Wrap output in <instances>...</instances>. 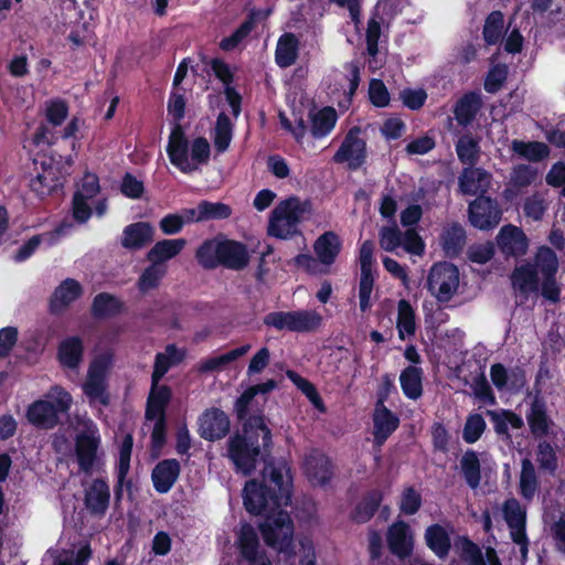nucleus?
<instances>
[{
	"label": "nucleus",
	"instance_id": "nucleus-26",
	"mask_svg": "<svg viewBox=\"0 0 565 565\" xmlns=\"http://www.w3.org/2000/svg\"><path fill=\"white\" fill-rule=\"evenodd\" d=\"M57 361L62 367L76 370L84 356V342L78 335H71L58 343Z\"/></svg>",
	"mask_w": 565,
	"mask_h": 565
},
{
	"label": "nucleus",
	"instance_id": "nucleus-30",
	"mask_svg": "<svg viewBox=\"0 0 565 565\" xmlns=\"http://www.w3.org/2000/svg\"><path fill=\"white\" fill-rule=\"evenodd\" d=\"M185 356L184 349L178 348L174 343L167 344L164 352H158L154 356L151 380L161 381L169 370L182 363Z\"/></svg>",
	"mask_w": 565,
	"mask_h": 565
},
{
	"label": "nucleus",
	"instance_id": "nucleus-8",
	"mask_svg": "<svg viewBox=\"0 0 565 565\" xmlns=\"http://www.w3.org/2000/svg\"><path fill=\"white\" fill-rule=\"evenodd\" d=\"M360 132V127H352L333 156L335 163H347L351 171L360 169L367 159L366 141L359 137Z\"/></svg>",
	"mask_w": 565,
	"mask_h": 565
},
{
	"label": "nucleus",
	"instance_id": "nucleus-56",
	"mask_svg": "<svg viewBox=\"0 0 565 565\" xmlns=\"http://www.w3.org/2000/svg\"><path fill=\"white\" fill-rule=\"evenodd\" d=\"M504 15L501 11H492L484 21L482 36L488 45H495L502 38Z\"/></svg>",
	"mask_w": 565,
	"mask_h": 565
},
{
	"label": "nucleus",
	"instance_id": "nucleus-17",
	"mask_svg": "<svg viewBox=\"0 0 565 565\" xmlns=\"http://www.w3.org/2000/svg\"><path fill=\"white\" fill-rule=\"evenodd\" d=\"M373 420V444L381 448L390 436L398 428L399 417L386 406H374Z\"/></svg>",
	"mask_w": 565,
	"mask_h": 565
},
{
	"label": "nucleus",
	"instance_id": "nucleus-64",
	"mask_svg": "<svg viewBox=\"0 0 565 565\" xmlns=\"http://www.w3.org/2000/svg\"><path fill=\"white\" fill-rule=\"evenodd\" d=\"M508 70L505 65H495L487 74L483 83L484 90L494 94L501 89L507 81Z\"/></svg>",
	"mask_w": 565,
	"mask_h": 565
},
{
	"label": "nucleus",
	"instance_id": "nucleus-20",
	"mask_svg": "<svg viewBox=\"0 0 565 565\" xmlns=\"http://www.w3.org/2000/svg\"><path fill=\"white\" fill-rule=\"evenodd\" d=\"M83 295L82 285L73 278L64 279L53 291L49 310L52 315H61L72 302Z\"/></svg>",
	"mask_w": 565,
	"mask_h": 565
},
{
	"label": "nucleus",
	"instance_id": "nucleus-54",
	"mask_svg": "<svg viewBox=\"0 0 565 565\" xmlns=\"http://www.w3.org/2000/svg\"><path fill=\"white\" fill-rule=\"evenodd\" d=\"M458 159L463 164L475 166L479 160V141L470 134L462 135L456 142Z\"/></svg>",
	"mask_w": 565,
	"mask_h": 565
},
{
	"label": "nucleus",
	"instance_id": "nucleus-46",
	"mask_svg": "<svg viewBox=\"0 0 565 565\" xmlns=\"http://www.w3.org/2000/svg\"><path fill=\"white\" fill-rule=\"evenodd\" d=\"M540 488L534 463L529 458L521 460V472L519 480V493L526 501H532Z\"/></svg>",
	"mask_w": 565,
	"mask_h": 565
},
{
	"label": "nucleus",
	"instance_id": "nucleus-3",
	"mask_svg": "<svg viewBox=\"0 0 565 565\" xmlns=\"http://www.w3.org/2000/svg\"><path fill=\"white\" fill-rule=\"evenodd\" d=\"M72 403V395L62 386L54 385L45 398L36 399L28 406L25 417L36 428L52 429L60 424V415L66 414Z\"/></svg>",
	"mask_w": 565,
	"mask_h": 565
},
{
	"label": "nucleus",
	"instance_id": "nucleus-57",
	"mask_svg": "<svg viewBox=\"0 0 565 565\" xmlns=\"http://www.w3.org/2000/svg\"><path fill=\"white\" fill-rule=\"evenodd\" d=\"M536 461L540 469L554 475L558 468V458L552 444L547 440H541L536 447Z\"/></svg>",
	"mask_w": 565,
	"mask_h": 565
},
{
	"label": "nucleus",
	"instance_id": "nucleus-38",
	"mask_svg": "<svg viewBox=\"0 0 565 565\" xmlns=\"http://www.w3.org/2000/svg\"><path fill=\"white\" fill-rule=\"evenodd\" d=\"M134 438L127 434L119 448V460L116 467L117 482L115 484V500L119 502L122 498V488L130 469V458L132 452Z\"/></svg>",
	"mask_w": 565,
	"mask_h": 565
},
{
	"label": "nucleus",
	"instance_id": "nucleus-36",
	"mask_svg": "<svg viewBox=\"0 0 565 565\" xmlns=\"http://www.w3.org/2000/svg\"><path fill=\"white\" fill-rule=\"evenodd\" d=\"M466 242V231L457 222L446 227L440 235L443 250L448 258H457L461 254Z\"/></svg>",
	"mask_w": 565,
	"mask_h": 565
},
{
	"label": "nucleus",
	"instance_id": "nucleus-16",
	"mask_svg": "<svg viewBox=\"0 0 565 565\" xmlns=\"http://www.w3.org/2000/svg\"><path fill=\"white\" fill-rule=\"evenodd\" d=\"M305 472L315 486L328 484L333 478V463L331 459L319 450H312L305 459Z\"/></svg>",
	"mask_w": 565,
	"mask_h": 565
},
{
	"label": "nucleus",
	"instance_id": "nucleus-41",
	"mask_svg": "<svg viewBox=\"0 0 565 565\" xmlns=\"http://www.w3.org/2000/svg\"><path fill=\"white\" fill-rule=\"evenodd\" d=\"M237 548L241 557L246 562L254 561L262 555L263 551L259 550L258 534L249 523H245L241 526L237 537Z\"/></svg>",
	"mask_w": 565,
	"mask_h": 565
},
{
	"label": "nucleus",
	"instance_id": "nucleus-24",
	"mask_svg": "<svg viewBox=\"0 0 565 565\" xmlns=\"http://www.w3.org/2000/svg\"><path fill=\"white\" fill-rule=\"evenodd\" d=\"M172 398L170 386L160 385V381L151 380L150 392L147 397L145 417L154 420L156 417L166 416V409Z\"/></svg>",
	"mask_w": 565,
	"mask_h": 565
},
{
	"label": "nucleus",
	"instance_id": "nucleus-48",
	"mask_svg": "<svg viewBox=\"0 0 565 565\" xmlns=\"http://www.w3.org/2000/svg\"><path fill=\"white\" fill-rule=\"evenodd\" d=\"M396 329L401 340H405L406 335L413 337L416 333L415 310L406 299H401L397 303Z\"/></svg>",
	"mask_w": 565,
	"mask_h": 565
},
{
	"label": "nucleus",
	"instance_id": "nucleus-45",
	"mask_svg": "<svg viewBox=\"0 0 565 565\" xmlns=\"http://www.w3.org/2000/svg\"><path fill=\"white\" fill-rule=\"evenodd\" d=\"M423 369L419 366H406L399 375L401 388L409 399H418L423 395Z\"/></svg>",
	"mask_w": 565,
	"mask_h": 565
},
{
	"label": "nucleus",
	"instance_id": "nucleus-18",
	"mask_svg": "<svg viewBox=\"0 0 565 565\" xmlns=\"http://www.w3.org/2000/svg\"><path fill=\"white\" fill-rule=\"evenodd\" d=\"M462 561L469 565H502L497 551L489 546L482 554L480 546L468 536H459L455 543Z\"/></svg>",
	"mask_w": 565,
	"mask_h": 565
},
{
	"label": "nucleus",
	"instance_id": "nucleus-5",
	"mask_svg": "<svg viewBox=\"0 0 565 565\" xmlns=\"http://www.w3.org/2000/svg\"><path fill=\"white\" fill-rule=\"evenodd\" d=\"M263 322L278 331L309 333L321 327L322 316L316 310L271 311L264 317Z\"/></svg>",
	"mask_w": 565,
	"mask_h": 565
},
{
	"label": "nucleus",
	"instance_id": "nucleus-25",
	"mask_svg": "<svg viewBox=\"0 0 565 565\" xmlns=\"http://www.w3.org/2000/svg\"><path fill=\"white\" fill-rule=\"evenodd\" d=\"M277 387V382L273 379L266 382L252 385L247 387L234 404V412L238 420H243L252 416L250 412L254 413L258 409H254V399L258 394H267Z\"/></svg>",
	"mask_w": 565,
	"mask_h": 565
},
{
	"label": "nucleus",
	"instance_id": "nucleus-50",
	"mask_svg": "<svg viewBox=\"0 0 565 565\" xmlns=\"http://www.w3.org/2000/svg\"><path fill=\"white\" fill-rule=\"evenodd\" d=\"M258 11L255 9L250 10L246 20L228 36L221 40L218 46L225 52L235 50L244 39H246L252 30L254 29L255 21L257 19Z\"/></svg>",
	"mask_w": 565,
	"mask_h": 565
},
{
	"label": "nucleus",
	"instance_id": "nucleus-31",
	"mask_svg": "<svg viewBox=\"0 0 565 565\" xmlns=\"http://www.w3.org/2000/svg\"><path fill=\"white\" fill-rule=\"evenodd\" d=\"M426 546L440 559L447 558L451 550V539L446 527L439 523L430 524L424 533Z\"/></svg>",
	"mask_w": 565,
	"mask_h": 565
},
{
	"label": "nucleus",
	"instance_id": "nucleus-10",
	"mask_svg": "<svg viewBox=\"0 0 565 565\" xmlns=\"http://www.w3.org/2000/svg\"><path fill=\"white\" fill-rule=\"evenodd\" d=\"M502 212L497 200L479 195L468 206L470 224L481 231L494 228L501 221Z\"/></svg>",
	"mask_w": 565,
	"mask_h": 565
},
{
	"label": "nucleus",
	"instance_id": "nucleus-27",
	"mask_svg": "<svg viewBox=\"0 0 565 565\" xmlns=\"http://www.w3.org/2000/svg\"><path fill=\"white\" fill-rule=\"evenodd\" d=\"M491 174L482 168H465L459 175V189L463 194L482 195L488 191Z\"/></svg>",
	"mask_w": 565,
	"mask_h": 565
},
{
	"label": "nucleus",
	"instance_id": "nucleus-11",
	"mask_svg": "<svg viewBox=\"0 0 565 565\" xmlns=\"http://www.w3.org/2000/svg\"><path fill=\"white\" fill-rule=\"evenodd\" d=\"M198 433L201 438L207 441L223 439L231 428V422L227 414L218 408H206L198 418Z\"/></svg>",
	"mask_w": 565,
	"mask_h": 565
},
{
	"label": "nucleus",
	"instance_id": "nucleus-37",
	"mask_svg": "<svg viewBox=\"0 0 565 565\" xmlns=\"http://www.w3.org/2000/svg\"><path fill=\"white\" fill-rule=\"evenodd\" d=\"M383 501V493L379 489L367 491L362 500L352 510L350 518L358 524L369 522L377 512Z\"/></svg>",
	"mask_w": 565,
	"mask_h": 565
},
{
	"label": "nucleus",
	"instance_id": "nucleus-2",
	"mask_svg": "<svg viewBox=\"0 0 565 565\" xmlns=\"http://www.w3.org/2000/svg\"><path fill=\"white\" fill-rule=\"evenodd\" d=\"M242 422V433L234 434L227 441V457L236 471L250 476L262 452L266 456L270 454L273 436L265 423L263 409H257Z\"/></svg>",
	"mask_w": 565,
	"mask_h": 565
},
{
	"label": "nucleus",
	"instance_id": "nucleus-51",
	"mask_svg": "<svg viewBox=\"0 0 565 565\" xmlns=\"http://www.w3.org/2000/svg\"><path fill=\"white\" fill-rule=\"evenodd\" d=\"M532 266L536 267L537 275L554 277L557 274L559 264L556 253L551 247L542 245L535 253Z\"/></svg>",
	"mask_w": 565,
	"mask_h": 565
},
{
	"label": "nucleus",
	"instance_id": "nucleus-35",
	"mask_svg": "<svg viewBox=\"0 0 565 565\" xmlns=\"http://www.w3.org/2000/svg\"><path fill=\"white\" fill-rule=\"evenodd\" d=\"M502 514L510 530V536L526 532V509L518 499H507L502 504Z\"/></svg>",
	"mask_w": 565,
	"mask_h": 565
},
{
	"label": "nucleus",
	"instance_id": "nucleus-61",
	"mask_svg": "<svg viewBox=\"0 0 565 565\" xmlns=\"http://www.w3.org/2000/svg\"><path fill=\"white\" fill-rule=\"evenodd\" d=\"M495 245L488 241L483 244L471 245L467 250V257L471 263L484 265L493 258Z\"/></svg>",
	"mask_w": 565,
	"mask_h": 565
},
{
	"label": "nucleus",
	"instance_id": "nucleus-9",
	"mask_svg": "<svg viewBox=\"0 0 565 565\" xmlns=\"http://www.w3.org/2000/svg\"><path fill=\"white\" fill-rule=\"evenodd\" d=\"M374 247V242L366 239L361 244L359 252V307L363 313L369 311L372 307L371 295L375 284V277L372 270Z\"/></svg>",
	"mask_w": 565,
	"mask_h": 565
},
{
	"label": "nucleus",
	"instance_id": "nucleus-52",
	"mask_svg": "<svg viewBox=\"0 0 565 565\" xmlns=\"http://www.w3.org/2000/svg\"><path fill=\"white\" fill-rule=\"evenodd\" d=\"M512 150L532 162H540L550 154L548 146L541 141L513 140Z\"/></svg>",
	"mask_w": 565,
	"mask_h": 565
},
{
	"label": "nucleus",
	"instance_id": "nucleus-6",
	"mask_svg": "<svg viewBox=\"0 0 565 565\" xmlns=\"http://www.w3.org/2000/svg\"><path fill=\"white\" fill-rule=\"evenodd\" d=\"M111 363L113 358L107 353L95 356L89 363L83 392L90 402L98 401L103 406L109 405L107 375Z\"/></svg>",
	"mask_w": 565,
	"mask_h": 565
},
{
	"label": "nucleus",
	"instance_id": "nucleus-29",
	"mask_svg": "<svg viewBox=\"0 0 565 565\" xmlns=\"http://www.w3.org/2000/svg\"><path fill=\"white\" fill-rule=\"evenodd\" d=\"M511 284L525 299H527L531 294L539 292L540 280L536 267L529 263L515 267L511 275Z\"/></svg>",
	"mask_w": 565,
	"mask_h": 565
},
{
	"label": "nucleus",
	"instance_id": "nucleus-62",
	"mask_svg": "<svg viewBox=\"0 0 565 565\" xmlns=\"http://www.w3.org/2000/svg\"><path fill=\"white\" fill-rule=\"evenodd\" d=\"M369 98L372 105L379 108L388 106L390 93L384 82L379 78H372L369 84Z\"/></svg>",
	"mask_w": 565,
	"mask_h": 565
},
{
	"label": "nucleus",
	"instance_id": "nucleus-23",
	"mask_svg": "<svg viewBox=\"0 0 565 565\" xmlns=\"http://www.w3.org/2000/svg\"><path fill=\"white\" fill-rule=\"evenodd\" d=\"M99 444V437L90 434L83 433L76 437L75 455L81 471L92 472L97 459Z\"/></svg>",
	"mask_w": 565,
	"mask_h": 565
},
{
	"label": "nucleus",
	"instance_id": "nucleus-21",
	"mask_svg": "<svg viewBox=\"0 0 565 565\" xmlns=\"http://www.w3.org/2000/svg\"><path fill=\"white\" fill-rule=\"evenodd\" d=\"M110 490L107 481L94 479L85 490L84 504L90 514L103 516L109 508Z\"/></svg>",
	"mask_w": 565,
	"mask_h": 565
},
{
	"label": "nucleus",
	"instance_id": "nucleus-33",
	"mask_svg": "<svg viewBox=\"0 0 565 565\" xmlns=\"http://www.w3.org/2000/svg\"><path fill=\"white\" fill-rule=\"evenodd\" d=\"M526 420L530 431L535 438H542L548 435L552 420L547 415L546 403L543 398L539 396L533 398L530 411L526 414Z\"/></svg>",
	"mask_w": 565,
	"mask_h": 565
},
{
	"label": "nucleus",
	"instance_id": "nucleus-47",
	"mask_svg": "<svg viewBox=\"0 0 565 565\" xmlns=\"http://www.w3.org/2000/svg\"><path fill=\"white\" fill-rule=\"evenodd\" d=\"M124 303L114 295L108 292L97 294L92 302V315L97 319L110 318L122 311Z\"/></svg>",
	"mask_w": 565,
	"mask_h": 565
},
{
	"label": "nucleus",
	"instance_id": "nucleus-14",
	"mask_svg": "<svg viewBox=\"0 0 565 565\" xmlns=\"http://www.w3.org/2000/svg\"><path fill=\"white\" fill-rule=\"evenodd\" d=\"M170 162L183 173L192 172L195 167L189 162V140L181 124H174L167 145Z\"/></svg>",
	"mask_w": 565,
	"mask_h": 565
},
{
	"label": "nucleus",
	"instance_id": "nucleus-34",
	"mask_svg": "<svg viewBox=\"0 0 565 565\" xmlns=\"http://www.w3.org/2000/svg\"><path fill=\"white\" fill-rule=\"evenodd\" d=\"M341 241L337 233L332 231L324 232L313 243V250L319 263L331 266L341 252Z\"/></svg>",
	"mask_w": 565,
	"mask_h": 565
},
{
	"label": "nucleus",
	"instance_id": "nucleus-12",
	"mask_svg": "<svg viewBox=\"0 0 565 565\" xmlns=\"http://www.w3.org/2000/svg\"><path fill=\"white\" fill-rule=\"evenodd\" d=\"M499 252L505 259L519 258L529 249V238L521 227L512 224L502 226L495 237Z\"/></svg>",
	"mask_w": 565,
	"mask_h": 565
},
{
	"label": "nucleus",
	"instance_id": "nucleus-28",
	"mask_svg": "<svg viewBox=\"0 0 565 565\" xmlns=\"http://www.w3.org/2000/svg\"><path fill=\"white\" fill-rule=\"evenodd\" d=\"M154 231L148 222H136L122 231L121 246L129 250H138L153 241Z\"/></svg>",
	"mask_w": 565,
	"mask_h": 565
},
{
	"label": "nucleus",
	"instance_id": "nucleus-58",
	"mask_svg": "<svg viewBox=\"0 0 565 565\" xmlns=\"http://www.w3.org/2000/svg\"><path fill=\"white\" fill-rule=\"evenodd\" d=\"M217 242L213 239L204 241L195 252L198 263L206 270L215 269L220 266L217 256Z\"/></svg>",
	"mask_w": 565,
	"mask_h": 565
},
{
	"label": "nucleus",
	"instance_id": "nucleus-42",
	"mask_svg": "<svg viewBox=\"0 0 565 565\" xmlns=\"http://www.w3.org/2000/svg\"><path fill=\"white\" fill-rule=\"evenodd\" d=\"M185 244L184 238L158 241L147 253V260L149 263L164 264L167 260L179 255Z\"/></svg>",
	"mask_w": 565,
	"mask_h": 565
},
{
	"label": "nucleus",
	"instance_id": "nucleus-49",
	"mask_svg": "<svg viewBox=\"0 0 565 565\" xmlns=\"http://www.w3.org/2000/svg\"><path fill=\"white\" fill-rule=\"evenodd\" d=\"M487 416L492 422L494 431L500 436H509V426L520 429L524 425L522 417L509 409H489L487 411Z\"/></svg>",
	"mask_w": 565,
	"mask_h": 565
},
{
	"label": "nucleus",
	"instance_id": "nucleus-43",
	"mask_svg": "<svg viewBox=\"0 0 565 565\" xmlns=\"http://www.w3.org/2000/svg\"><path fill=\"white\" fill-rule=\"evenodd\" d=\"M460 473L469 488L477 489L481 482V462L478 452L467 449L459 461Z\"/></svg>",
	"mask_w": 565,
	"mask_h": 565
},
{
	"label": "nucleus",
	"instance_id": "nucleus-4",
	"mask_svg": "<svg viewBox=\"0 0 565 565\" xmlns=\"http://www.w3.org/2000/svg\"><path fill=\"white\" fill-rule=\"evenodd\" d=\"M311 202L301 201L298 196H290L281 201L270 213L268 223V235L289 239L301 235L299 224L311 213Z\"/></svg>",
	"mask_w": 565,
	"mask_h": 565
},
{
	"label": "nucleus",
	"instance_id": "nucleus-1",
	"mask_svg": "<svg viewBox=\"0 0 565 565\" xmlns=\"http://www.w3.org/2000/svg\"><path fill=\"white\" fill-rule=\"evenodd\" d=\"M292 495V477L286 463L265 461L260 479L246 481L243 489L245 510L253 515L267 512L258 529L264 543L278 555L284 565H316L313 542L301 537L295 542V525L290 514L282 510Z\"/></svg>",
	"mask_w": 565,
	"mask_h": 565
},
{
	"label": "nucleus",
	"instance_id": "nucleus-13",
	"mask_svg": "<svg viewBox=\"0 0 565 565\" xmlns=\"http://www.w3.org/2000/svg\"><path fill=\"white\" fill-rule=\"evenodd\" d=\"M216 253L220 266L235 271L245 269L250 260L246 244L235 239L224 238L218 241Z\"/></svg>",
	"mask_w": 565,
	"mask_h": 565
},
{
	"label": "nucleus",
	"instance_id": "nucleus-63",
	"mask_svg": "<svg viewBox=\"0 0 565 565\" xmlns=\"http://www.w3.org/2000/svg\"><path fill=\"white\" fill-rule=\"evenodd\" d=\"M422 507V495L414 487H407L404 489L399 510L406 515H414L419 511Z\"/></svg>",
	"mask_w": 565,
	"mask_h": 565
},
{
	"label": "nucleus",
	"instance_id": "nucleus-19",
	"mask_svg": "<svg viewBox=\"0 0 565 565\" xmlns=\"http://www.w3.org/2000/svg\"><path fill=\"white\" fill-rule=\"evenodd\" d=\"M41 167L42 172L31 179L30 189L39 198L44 199L62 190L64 181L53 167L52 159H50V162L42 161Z\"/></svg>",
	"mask_w": 565,
	"mask_h": 565
},
{
	"label": "nucleus",
	"instance_id": "nucleus-55",
	"mask_svg": "<svg viewBox=\"0 0 565 565\" xmlns=\"http://www.w3.org/2000/svg\"><path fill=\"white\" fill-rule=\"evenodd\" d=\"M167 274V266L164 264L150 263L138 278L137 286L141 292L158 288L161 279Z\"/></svg>",
	"mask_w": 565,
	"mask_h": 565
},
{
	"label": "nucleus",
	"instance_id": "nucleus-60",
	"mask_svg": "<svg viewBox=\"0 0 565 565\" xmlns=\"http://www.w3.org/2000/svg\"><path fill=\"white\" fill-rule=\"evenodd\" d=\"M201 218L204 221L210 220H226L232 215L230 205L222 202H210L203 200L199 202Z\"/></svg>",
	"mask_w": 565,
	"mask_h": 565
},
{
	"label": "nucleus",
	"instance_id": "nucleus-22",
	"mask_svg": "<svg viewBox=\"0 0 565 565\" xmlns=\"http://www.w3.org/2000/svg\"><path fill=\"white\" fill-rule=\"evenodd\" d=\"M181 473V465L174 459H163L159 461L151 472V480L154 490L158 493L169 492Z\"/></svg>",
	"mask_w": 565,
	"mask_h": 565
},
{
	"label": "nucleus",
	"instance_id": "nucleus-53",
	"mask_svg": "<svg viewBox=\"0 0 565 565\" xmlns=\"http://www.w3.org/2000/svg\"><path fill=\"white\" fill-rule=\"evenodd\" d=\"M233 138V124L230 117L221 111L217 115L216 124L214 128V147L218 153L225 152Z\"/></svg>",
	"mask_w": 565,
	"mask_h": 565
},
{
	"label": "nucleus",
	"instance_id": "nucleus-40",
	"mask_svg": "<svg viewBox=\"0 0 565 565\" xmlns=\"http://www.w3.org/2000/svg\"><path fill=\"white\" fill-rule=\"evenodd\" d=\"M299 55V41L294 33H284L276 46L275 61L281 68L294 65Z\"/></svg>",
	"mask_w": 565,
	"mask_h": 565
},
{
	"label": "nucleus",
	"instance_id": "nucleus-15",
	"mask_svg": "<svg viewBox=\"0 0 565 565\" xmlns=\"http://www.w3.org/2000/svg\"><path fill=\"white\" fill-rule=\"evenodd\" d=\"M390 552L401 561L411 557L414 551V536L411 526L404 521L393 523L386 534Z\"/></svg>",
	"mask_w": 565,
	"mask_h": 565
},
{
	"label": "nucleus",
	"instance_id": "nucleus-59",
	"mask_svg": "<svg viewBox=\"0 0 565 565\" xmlns=\"http://www.w3.org/2000/svg\"><path fill=\"white\" fill-rule=\"evenodd\" d=\"M487 428V424L482 415L470 414L465 423L462 438L467 444L478 441Z\"/></svg>",
	"mask_w": 565,
	"mask_h": 565
},
{
	"label": "nucleus",
	"instance_id": "nucleus-44",
	"mask_svg": "<svg viewBox=\"0 0 565 565\" xmlns=\"http://www.w3.org/2000/svg\"><path fill=\"white\" fill-rule=\"evenodd\" d=\"M250 349V344H243L238 348L227 351L217 356H212L201 361L198 365V371L201 374L218 372L225 366L245 355Z\"/></svg>",
	"mask_w": 565,
	"mask_h": 565
},
{
	"label": "nucleus",
	"instance_id": "nucleus-39",
	"mask_svg": "<svg viewBox=\"0 0 565 565\" xmlns=\"http://www.w3.org/2000/svg\"><path fill=\"white\" fill-rule=\"evenodd\" d=\"M311 121L310 132L313 138L321 139L328 136L335 127L338 115L333 107L327 106L317 111L309 113Z\"/></svg>",
	"mask_w": 565,
	"mask_h": 565
},
{
	"label": "nucleus",
	"instance_id": "nucleus-7",
	"mask_svg": "<svg viewBox=\"0 0 565 565\" xmlns=\"http://www.w3.org/2000/svg\"><path fill=\"white\" fill-rule=\"evenodd\" d=\"M459 286V270L451 263H436L427 277L428 290L436 296L439 302H448Z\"/></svg>",
	"mask_w": 565,
	"mask_h": 565
},
{
	"label": "nucleus",
	"instance_id": "nucleus-32",
	"mask_svg": "<svg viewBox=\"0 0 565 565\" xmlns=\"http://www.w3.org/2000/svg\"><path fill=\"white\" fill-rule=\"evenodd\" d=\"M482 107V99L479 93H465L455 104L454 115L457 122L462 126H469L477 117Z\"/></svg>",
	"mask_w": 565,
	"mask_h": 565
}]
</instances>
